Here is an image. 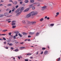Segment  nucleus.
Masks as SVG:
<instances>
[{"label": "nucleus", "instance_id": "f257e3e1", "mask_svg": "<svg viewBox=\"0 0 61 61\" xmlns=\"http://www.w3.org/2000/svg\"><path fill=\"white\" fill-rule=\"evenodd\" d=\"M38 13L36 11H33L30 12L29 14H27L26 15L27 18H29L31 16H35L37 15Z\"/></svg>", "mask_w": 61, "mask_h": 61}, {"label": "nucleus", "instance_id": "f03ea898", "mask_svg": "<svg viewBox=\"0 0 61 61\" xmlns=\"http://www.w3.org/2000/svg\"><path fill=\"white\" fill-rule=\"evenodd\" d=\"M38 4H39V3H35L32 4L31 5H34L35 6V5H36L37 6H39V5H40L39 4V5H38Z\"/></svg>", "mask_w": 61, "mask_h": 61}, {"label": "nucleus", "instance_id": "7ed1b4c3", "mask_svg": "<svg viewBox=\"0 0 61 61\" xmlns=\"http://www.w3.org/2000/svg\"><path fill=\"white\" fill-rule=\"evenodd\" d=\"M15 21L14 20L12 22V24H11V25H15Z\"/></svg>", "mask_w": 61, "mask_h": 61}, {"label": "nucleus", "instance_id": "20e7f679", "mask_svg": "<svg viewBox=\"0 0 61 61\" xmlns=\"http://www.w3.org/2000/svg\"><path fill=\"white\" fill-rule=\"evenodd\" d=\"M24 10V7H21L20 9V11L21 13H22V12L23 11V10Z\"/></svg>", "mask_w": 61, "mask_h": 61}, {"label": "nucleus", "instance_id": "39448f33", "mask_svg": "<svg viewBox=\"0 0 61 61\" xmlns=\"http://www.w3.org/2000/svg\"><path fill=\"white\" fill-rule=\"evenodd\" d=\"M29 8H32V7H34V6H35V5H32V4H31L29 5Z\"/></svg>", "mask_w": 61, "mask_h": 61}, {"label": "nucleus", "instance_id": "423d86ee", "mask_svg": "<svg viewBox=\"0 0 61 61\" xmlns=\"http://www.w3.org/2000/svg\"><path fill=\"white\" fill-rule=\"evenodd\" d=\"M36 21H33L31 22V23L33 25H35L36 24Z\"/></svg>", "mask_w": 61, "mask_h": 61}, {"label": "nucleus", "instance_id": "0eeeda50", "mask_svg": "<svg viewBox=\"0 0 61 61\" xmlns=\"http://www.w3.org/2000/svg\"><path fill=\"white\" fill-rule=\"evenodd\" d=\"M22 23L23 25H25L26 24L25 20H23L22 21Z\"/></svg>", "mask_w": 61, "mask_h": 61}, {"label": "nucleus", "instance_id": "6e6552de", "mask_svg": "<svg viewBox=\"0 0 61 61\" xmlns=\"http://www.w3.org/2000/svg\"><path fill=\"white\" fill-rule=\"evenodd\" d=\"M29 10V8H28L25 10H24V12H27V11H28Z\"/></svg>", "mask_w": 61, "mask_h": 61}, {"label": "nucleus", "instance_id": "1a4fd4ad", "mask_svg": "<svg viewBox=\"0 0 61 61\" xmlns=\"http://www.w3.org/2000/svg\"><path fill=\"white\" fill-rule=\"evenodd\" d=\"M13 3L14 5H16V4H17V2L16 1H14L13 2Z\"/></svg>", "mask_w": 61, "mask_h": 61}, {"label": "nucleus", "instance_id": "9d476101", "mask_svg": "<svg viewBox=\"0 0 61 61\" xmlns=\"http://www.w3.org/2000/svg\"><path fill=\"white\" fill-rule=\"evenodd\" d=\"M19 11H20L19 10L17 9L15 12L16 14H17V13H19V12H20Z\"/></svg>", "mask_w": 61, "mask_h": 61}, {"label": "nucleus", "instance_id": "9b49d317", "mask_svg": "<svg viewBox=\"0 0 61 61\" xmlns=\"http://www.w3.org/2000/svg\"><path fill=\"white\" fill-rule=\"evenodd\" d=\"M21 14V12H20L19 13H17V14H16V16H18L19 15H20Z\"/></svg>", "mask_w": 61, "mask_h": 61}, {"label": "nucleus", "instance_id": "f8f14e48", "mask_svg": "<svg viewBox=\"0 0 61 61\" xmlns=\"http://www.w3.org/2000/svg\"><path fill=\"white\" fill-rule=\"evenodd\" d=\"M35 34L34 32H30L29 33L30 35H34Z\"/></svg>", "mask_w": 61, "mask_h": 61}, {"label": "nucleus", "instance_id": "ddd939ff", "mask_svg": "<svg viewBox=\"0 0 61 61\" xmlns=\"http://www.w3.org/2000/svg\"><path fill=\"white\" fill-rule=\"evenodd\" d=\"M48 53V51H45L44 52V54H45V55H46Z\"/></svg>", "mask_w": 61, "mask_h": 61}, {"label": "nucleus", "instance_id": "4468645a", "mask_svg": "<svg viewBox=\"0 0 61 61\" xmlns=\"http://www.w3.org/2000/svg\"><path fill=\"white\" fill-rule=\"evenodd\" d=\"M41 7L45 9L46 8V6L45 5H44L43 6Z\"/></svg>", "mask_w": 61, "mask_h": 61}, {"label": "nucleus", "instance_id": "2eb2a0df", "mask_svg": "<svg viewBox=\"0 0 61 61\" xmlns=\"http://www.w3.org/2000/svg\"><path fill=\"white\" fill-rule=\"evenodd\" d=\"M30 2H31V3H34V0H30Z\"/></svg>", "mask_w": 61, "mask_h": 61}, {"label": "nucleus", "instance_id": "dca6fc26", "mask_svg": "<svg viewBox=\"0 0 61 61\" xmlns=\"http://www.w3.org/2000/svg\"><path fill=\"white\" fill-rule=\"evenodd\" d=\"M29 1L28 0H25V3H28Z\"/></svg>", "mask_w": 61, "mask_h": 61}, {"label": "nucleus", "instance_id": "f3484780", "mask_svg": "<svg viewBox=\"0 0 61 61\" xmlns=\"http://www.w3.org/2000/svg\"><path fill=\"white\" fill-rule=\"evenodd\" d=\"M44 19L43 18H41L40 19V22H42V21H43Z\"/></svg>", "mask_w": 61, "mask_h": 61}, {"label": "nucleus", "instance_id": "a211bd4d", "mask_svg": "<svg viewBox=\"0 0 61 61\" xmlns=\"http://www.w3.org/2000/svg\"><path fill=\"white\" fill-rule=\"evenodd\" d=\"M4 16V15H0V17H2Z\"/></svg>", "mask_w": 61, "mask_h": 61}, {"label": "nucleus", "instance_id": "6ab92c4d", "mask_svg": "<svg viewBox=\"0 0 61 61\" xmlns=\"http://www.w3.org/2000/svg\"><path fill=\"white\" fill-rule=\"evenodd\" d=\"M18 35L20 36V37H22V35L20 34V33H19L18 34Z\"/></svg>", "mask_w": 61, "mask_h": 61}, {"label": "nucleus", "instance_id": "aec40b11", "mask_svg": "<svg viewBox=\"0 0 61 61\" xmlns=\"http://www.w3.org/2000/svg\"><path fill=\"white\" fill-rule=\"evenodd\" d=\"M15 34H18L19 33V32L18 31H17L15 32Z\"/></svg>", "mask_w": 61, "mask_h": 61}, {"label": "nucleus", "instance_id": "412c9836", "mask_svg": "<svg viewBox=\"0 0 61 61\" xmlns=\"http://www.w3.org/2000/svg\"><path fill=\"white\" fill-rule=\"evenodd\" d=\"M45 10V9L41 7V10H42V11H44Z\"/></svg>", "mask_w": 61, "mask_h": 61}, {"label": "nucleus", "instance_id": "4be33fe9", "mask_svg": "<svg viewBox=\"0 0 61 61\" xmlns=\"http://www.w3.org/2000/svg\"><path fill=\"white\" fill-rule=\"evenodd\" d=\"M11 5H12V4H8L7 5V6H11Z\"/></svg>", "mask_w": 61, "mask_h": 61}, {"label": "nucleus", "instance_id": "5701e85b", "mask_svg": "<svg viewBox=\"0 0 61 61\" xmlns=\"http://www.w3.org/2000/svg\"><path fill=\"white\" fill-rule=\"evenodd\" d=\"M5 16H7V15H8V13H5V14H4Z\"/></svg>", "mask_w": 61, "mask_h": 61}, {"label": "nucleus", "instance_id": "b1692460", "mask_svg": "<svg viewBox=\"0 0 61 61\" xmlns=\"http://www.w3.org/2000/svg\"><path fill=\"white\" fill-rule=\"evenodd\" d=\"M7 31V30H3L2 31L3 32H6V31Z\"/></svg>", "mask_w": 61, "mask_h": 61}, {"label": "nucleus", "instance_id": "393cba45", "mask_svg": "<svg viewBox=\"0 0 61 61\" xmlns=\"http://www.w3.org/2000/svg\"><path fill=\"white\" fill-rule=\"evenodd\" d=\"M18 51V49H16L14 51H15V52H17Z\"/></svg>", "mask_w": 61, "mask_h": 61}, {"label": "nucleus", "instance_id": "a878e982", "mask_svg": "<svg viewBox=\"0 0 61 61\" xmlns=\"http://www.w3.org/2000/svg\"><path fill=\"white\" fill-rule=\"evenodd\" d=\"M32 55L31 53H29V54H27L26 55L27 56H30V55Z\"/></svg>", "mask_w": 61, "mask_h": 61}, {"label": "nucleus", "instance_id": "bb28decb", "mask_svg": "<svg viewBox=\"0 0 61 61\" xmlns=\"http://www.w3.org/2000/svg\"><path fill=\"white\" fill-rule=\"evenodd\" d=\"M54 25H55V24H51L50 25L51 26H53Z\"/></svg>", "mask_w": 61, "mask_h": 61}, {"label": "nucleus", "instance_id": "cd10ccee", "mask_svg": "<svg viewBox=\"0 0 61 61\" xmlns=\"http://www.w3.org/2000/svg\"><path fill=\"white\" fill-rule=\"evenodd\" d=\"M22 34L23 35H26V33L25 32H23Z\"/></svg>", "mask_w": 61, "mask_h": 61}, {"label": "nucleus", "instance_id": "c85d7f7f", "mask_svg": "<svg viewBox=\"0 0 61 61\" xmlns=\"http://www.w3.org/2000/svg\"><path fill=\"white\" fill-rule=\"evenodd\" d=\"M25 48V47H22L20 48V49H23V48Z\"/></svg>", "mask_w": 61, "mask_h": 61}, {"label": "nucleus", "instance_id": "c756f323", "mask_svg": "<svg viewBox=\"0 0 61 61\" xmlns=\"http://www.w3.org/2000/svg\"><path fill=\"white\" fill-rule=\"evenodd\" d=\"M32 10H35L36 9V8L35 7H33L32 8Z\"/></svg>", "mask_w": 61, "mask_h": 61}, {"label": "nucleus", "instance_id": "7c9ffc66", "mask_svg": "<svg viewBox=\"0 0 61 61\" xmlns=\"http://www.w3.org/2000/svg\"><path fill=\"white\" fill-rule=\"evenodd\" d=\"M19 7V6L18 5H17L15 6V7L16 8H18V7Z\"/></svg>", "mask_w": 61, "mask_h": 61}, {"label": "nucleus", "instance_id": "2f4dec72", "mask_svg": "<svg viewBox=\"0 0 61 61\" xmlns=\"http://www.w3.org/2000/svg\"><path fill=\"white\" fill-rule=\"evenodd\" d=\"M16 27V26H15V25L13 26H12V28H15Z\"/></svg>", "mask_w": 61, "mask_h": 61}, {"label": "nucleus", "instance_id": "473e14b6", "mask_svg": "<svg viewBox=\"0 0 61 61\" xmlns=\"http://www.w3.org/2000/svg\"><path fill=\"white\" fill-rule=\"evenodd\" d=\"M9 2H12V3H13V1L12 0H9Z\"/></svg>", "mask_w": 61, "mask_h": 61}, {"label": "nucleus", "instance_id": "72a5a7b5", "mask_svg": "<svg viewBox=\"0 0 61 61\" xmlns=\"http://www.w3.org/2000/svg\"><path fill=\"white\" fill-rule=\"evenodd\" d=\"M39 35V33H38V32L37 33H36V36H38Z\"/></svg>", "mask_w": 61, "mask_h": 61}, {"label": "nucleus", "instance_id": "f704fd0d", "mask_svg": "<svg viewBox=\"0 0 61 61\" xmlns=\"http://www.w3.org/2000/svg\"><path fill=\"white\" fill-rule=\"evenodd\" d=\"M57 61H60V58H59L57 60Z\"/></svg>", "mask_w": 61, "mask_h": 61}, {"label": "nucleus", "instance_id": "c9c22d12", "mask_svg": "<svg viewBox=\"0 0 61 61\" xmlns=\"http://www.w3.org/2000/svg\"><path fill=\"white\" fill-rule=\"evenodd\" d=\"M13 37L14 39H16V36H13Z\"/></svg>", "mask_w": 61, "mask_h": 61}, {"label": "nucleus", "instance_id": "e433bc0d", "mask_svg": "<svg viewBox=\"0 0 61 61\" xmlns=\"http://www.w3.org/2000/svg\"><path fill=\"white\" fill-rule=\"evenodd\" d=\"M46 49V48H43L42 49V50H45Z\"/></svg>", "mask_w": 61, "mask_h": 61}, {"label": "nucleus", "instance_id": "4c0bfd02", "mask_svg": "<svg viewBox=\"0 0 61 61\" xmlns=\"http://www.w3.org/2000/svg\"><path fill=\"white\" fill-rule=\"evenodd\" d=\"M20 57H21V58H22V56H20V57H19V56H18V58L19 59H20Z\"/></svg>", "mask_w": 61, "mask_h": 61}, {"label": "nucleus", "instance_id": "58836bf2", "mask_svg": "<svg viewBox=\"0 0 61 61\" xmlns=\"http://www.w3.org/2000/svg\"><path fill=\"white\" fill-rule=\"evenodd\" d=\"M59 14V13L58 12H57L56 13V15H58Z\"/></svg>", "mask_w": 61, "mask_h": 61}, {"label": "nucleus", "instance_id": "ea45409f", "mask_svg": "<svg viewBox=\"0 0 61 61\" xmlns=\"http://www.w3.org/2000/svg\"><path fill=\"white\" fill-rule=\"evenodd\" d=\"M20 5H22V4H23V2L22 1H21L20 2Z\"/></svg>", "mask_w": 61, "mask_h": 61}, {"label": "nucleus", "instance_id": "a19ab883", "mask_svg": "<svg viewBox=\"0 0 61 61\" xmlns=\"http://www.w3.org/2000/svg\"><path fill=\"white\" fill-rule=\"evenodd\" d=\"M13 44L12 43H10L9 44V46H13Z\"/></svg>", "mask_w": 61, "mask_h": 61}, {"label": "nucleus", "instance_id": "79ce46f5", "mask_svg": "<svg viewBox=\"0 0 61 61\" xmlns=\"http://www.w3.org/2000/svg\"><path fill=\"white\" fill-rule=\"evenodd\" d=\"M4 2V0H1V3H3Z\"/></svg>", "mask_w": 61, "mask_h": 61}, {"label": "nucleus", "instance_id": "37998d69", "mask_svg": "<svg viewBox=\"0 0 61 61\" xmlns=\"http://www.w3.org/2000/svg\"><path fill=\"white\" fill-rule=\"evenodd\" d=\"M25 61H28V60L27 59H25Z\"/></svg>", "mask_w": 61, "mask_h": 61}, {"label": "nucleus", "instance_id": "c03bdc74", "mask_svg": "<svg viewBox=\"0 0 61 61\" xmlns=\"http://www.w3.org/2000/svg\"><path fill=\"white\" fill-rule=\"evenodd\" d=\"M36 55H38V51L37 52H36Z\"/></svg>", "mask_w": 61, "mask_h": 61}, {"label": "nucleus", "instance_id": "a18cd8bd", "mask_svg": "<svg viewBox=\"0 0 61 61\" xmlns=\"http://www.w3.org/2000/svg\"><path fill=\"white\" fill-rule=\"evenodd\" d=\"M43 54V51H42L41 53V54L42 55V54Z\"/></svg>", "mask_w": 61, "mask_h": 61}, {"label": "nucleus", "instance_id": "49530a36", "mask_svg": "<svg viewBox=\"0 0 61 61\" xmlns=\"http://www.w3.org/2000/svg\"><path fill=\"white\" fill-rule=\"evenodd\" d=\"M42 1V0H38V2H41Z\"/></svg>", "mask_w": 61, "mask_h": 61}, {"label": "nucleus", "instance_id": "de8ad7c7", "mask_svg": "<svg viewBox=\"0 0 61 61\" xmlns=\"http://www.w3.org/2000/svg\"><path fill=\"white\" fill-rule=\"evenodd\" d=\"M3 39L4 40H6V39L4 37L3 38Z\"/></svg>", "mask_w": 61, "mask_h": 61}, {"label": "nucleus", "instance_id": "09e8293b", "mask_svg": "<svg viewBox=\"0 0 61 61\" xmlns=\"http://www.w3.org/2000/svg\"><path fill=\"white\" fill-rule=\"evenodd\" d=\"M47 18V16H46L45 17V19H46V18Z\"/></svg>", "mask_w": 61, "mask_h": 61}, {"label": "nucleus", "instance_id": "8fccbe9b", "mask_svg": "<svg viewBox=\"0 0 61 61\" xmlns=\"http://www.w3.org/2000/svg\"><path fill=\"white\" fill-rule=\"evenodd\" d=\"M6 41H5L4 42V43L5 45L6 44Z\"/></svg>", "mask_w": 61, "mask_h": 61}, {"label": "nucleus", "instance_id": "3c124183", "mask_svg": "<svg viewBox=\"0 0 61 61\" xmlns=\"http://www.w3.org/2000/svg\"><path fill=\"white\" fill-rule=\"evenodd\" d=\"M28 37L29 38V37H31V36L30 35H29L28 36Z\"/></svg>", "mask_w": 61, "mask_h": 61}, {"label": "nucleus", "instance_id": "603ef678", "mask_svg": "<svg viewBox=\"0 0 61 61\" xmlns=\"http://www.w3.org/2000/svg\"><path fill=\"white\" fill-rule=\"evenodd\" d=\"M8 35H11V32H10V33L8 34Z\"/></svg>", "mask_w": 61, "mask_h": 61}, {"label": "nucleus", "instance_id": "864d4df0", "mask_svg": "<svg viewBox=\"0 0 61 61\" xmlns=\"http://www.w3.org/2000/svg\"><path fill=\"white\" fill-rule=\"evenodd\" d=\"M11 12H12V10H10L9 12V13H10Z\"/></svg>", "mask_w": 61, "mask_h": 61}, {"label": "nucleus", "instance_id": "5fc2aeb1", "mask_svg": "<svg viewBox=\"0 0 61 61\" xmlns=\"http://www.w3.org/2000/svg\"><path fill=\"white\" fill-rule=\"evenodd\" d=\"M47 20H49V19H50V18H49V17H47Z\"/></svg>", "mask_w": 61, "mask_h": 61}, {"label": "nucleus", "instance_id": "6e6d98bb", "mask_svg": "<svg viewBox=\"0 0 61 61\" xmlns=\"http://www.w3.org/2000/svg\"><path fill=\"white\" fill-rule=\"evenodd\" d=\"M13 10H15V8L14 7H13Z\"/></svg>", "mask_w": 61, "mask_h": 61}, {"label": "nucleus", "instance_id": "4d7b16f0", "mask_svg": "<svg viewBox=\"0 0 61 61\" xmlns=\"http://www.w3.org/2000/svg\"><path fill=\"white\" fill-rule=\"evenodd\" d=\"M15 36H18V34H16L15 35Z\"/></svg>", "mask_w": 61, "mask_h": 61}, {"label": "nucleus", "instance_id": "13d9d810", "mask_svg": "<svg viewBox=\"0 0 61 61\" xmlns=\"http://www.w3.org/2000/svg\"><path fill=\"white\" fill-rule=\"evenodd\" d=\"M27 41H31V40L30 39H28Z\"/></svg>", "mask_w": 61, "mask_h": 61}, {"label": "nucleus", "instance_id": "bf43d9fd", "mask_svg": "<svg viewBox=\"0 0 61 61\" xmlns=\"http://www.w3.org/2000/svg\"><path fill=\"white\" fill-rule=\"evenodd\" d=\"M28 39H26L25 40V41H27Z\"/></svg>", "mask_w": 61, "mask_h": 61}, {"label": "nucleus", "instance_id": "052dcab7", "mask_svg": "<svg viewBox=\"0 0 61 61\" xmlns=\"http://www.w3.org/2000/svg\"><path fill=\"white\" fill-rule=\"evenodd\" d=\"M11 49H12V50H13V49H14V48H13L12 47H11Z\"/></svg>", "mask_w": 61, "mask_h": 61}, {"label": "nucleus", "instance_id": "680f3d73", "mask_svg": "<svg viewBox=\"0 0 61 61\" xmlns=\"http://www.w3.org/2000/svg\"><path fill=\"white\" fill-rule=\"evenodd\" d=\"M10 10L9 9H8L6 10V11H8V10Z\"/></svg>", "mask_w": 61, "mask_h": 61}, {"label": "nucleus", "instance_id": "e2e57ef3", "mask_svg": "<svg viewBox=\"0 0 61 61\" xmlns=\"http://www.w3.org/2000/svg\"><path fill=\"white\" fill-rule=\"evenodd\" d=\"M20 44H24V42H21L20 43Z\"/></svg>", "mask_w": 61, "mask_h": 61}, {"label": "nucleus", "instance_id": "0e129e2a", "mask_svg": "<svg viewBox=\"0 0 61 61\" xmlns=\"http://www.w3.org/2000/svg\"><path fill=\"white\" fill-rule=\"evenodd\" d=\"M15 10H13V9L12 10V12H14V11H15Z\"/></svg>", "mask_w": 61, "mask_h": 61}, {"label": "nucleus", "instance_id": "69168bd1", "mask_svg": "<svg viewBox=\"0 0 61 61\" xmlns=\"http://www.w3.org/2000/svg\"><path fill=\"white\" fill-rule=\"evenodd\" d=\"M3 36H5V35H6V34H2V35Z\"/></svg>", "mask_w": 61, "mask_h": 61}, {"label": "nucleus", "instance_id": "338daca9", "mask_svg": "<svg viewBox=\"0 0 61 61\" xmlns=\"http://www.w3.org/2000/svg\"><path fill=\"white\" fill-rule=\"evenodd\" d=\"M6 49H8V47H6Z\"/></svg>", "mask_w": 61, "mask_h": 61}, {"label": "nucleus", "instance_id": "774afa93", "mask_svg": "<svg viewBox=\"0 0 61 61\" xmlns=\"http://www.w3.org/2000/svg\"><path fill=\"white\" fill-rule=\"evenodd\" d=\"M8 23H10V22H11V21H8Z\"/></svg>", "mask_w": 61, "mask_h": 61}]
</instances>
